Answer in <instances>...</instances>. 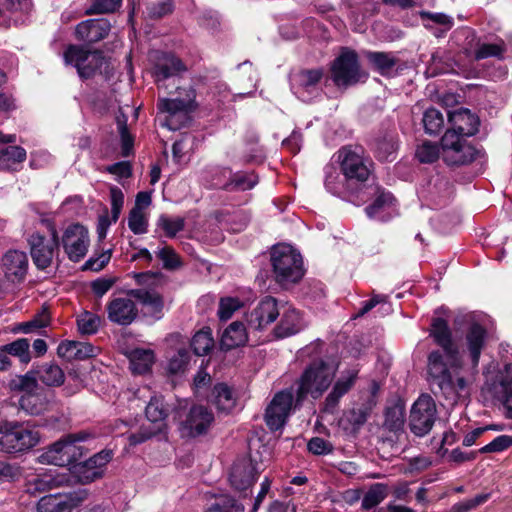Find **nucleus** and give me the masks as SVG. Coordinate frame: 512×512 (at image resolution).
<instances>
[{
    "label": "nucleus",
    "instance_id": "obj_26",
    "mask_svg": "<svg viewBox=\"0 0 512 512\" xmlns=\"http://www.w3.org/2000/svg\"><path fill=\"white\" fill-rule=\"evenodd\" d=\"M110 30L105 19H89L79 23L75 28L76 38L86 43H96L104 39Z\"/></svg>",
    "mask_w": 512,
    "mask_h": 512
},
{
    "label": "nucleus",
    "instance_id": "obj_39",
    "mask_svg": "<svg viewBox=\"0 0 512 512\" xmlns=\"http://www.w3.org/2000/svg\"><path fill=\"white\" fill-rule=\"evenodd\" d=\"M145 412L147 419L154 424L153 428L161 431L164 420L168 415V410L165 408L163 400L157 397L152 398L146 406Z\"/></svg>",
    "mask_w": 512,
    "mask_h": 512
},
{
    "label": "nucleus",
    "instance_id": "obj_60",
    "mask_svg": "<svg viewBox=\"0 0 512 512\" xmlns=\"http://www.w3.org/2000/svg\"><path fill=\"white\" fill-rule=\"evenodd\" d=\"M512 446V436L501 435L496 437L492 442L483 446L480 453H498Z\"/></svg>",
    "mask_w": 512,
    "mask_h": 512
},
{
    "label": "nucleus",
    "instance_id": "obj_11",
    "mask_svg": "<svg viewBox=\"0 0 512 512\" xmlns=\"http://www.w3.org/2000/svg\"><path fill=\"white\" fill-rule=\"evenodd\" d=\"M437 419V408L435 401L430 395L423 394L413 403L409 427L411 432L419 437L428 434Z\"/></svg>",
    "mask_w": 512,
    "mask_h": 512
},
{
    "label": "nucleus",
    "instance_id": "obj_49",
    "mask_svg": "<svg viewBox=\"0 0 512 512\" xmlns=\"http://www.w3.org/2000/svg\"><path fill=\"white\" fill-rule=\"evenodd\" d=\"M387 496V487L384 484H374L365 493L362 499V507L371 509L380 504Z\"/></svg>",
    "mask_w": 512,
    "mask_h": 512
},
{
    "label": "nucleus",
    "instance_id": "obj_31",
    "mask_svg": "<svg viewBox=\"0 0 512 512\" xmlns=\"http://www.w3.org/2000/svg\"><path fill=\"white\" fill-rule=\"evenodd\" d=\"M70 482L71 478L69 474L62 473L55 476L43 474L28 480L26 489L28 493L35 494L51 490L53 488L69 486Z\"/></svg>",
    "mask_w": 512,
    "mask_h": 512
},
{
    "label": "nucleus",
    "instance_id": "obj_29",
    "mask_svg": "<svg viewBox=\"0 0 512 512\" xmlns=\"http://www.w3.org/2000/svg\"><path fill=\"white\" fill-rule=\"evenodd\" d=\"M322 77L323 71L321 69L299 72L294 78V87L298 97L304 101L309 100V96L318 90V84Z\"/></svg>",
    "mask_w": 512,
    "mask_h": 512
},
{
    "label": "nucleus",
    "instance_id": "obj_34",
    "mask_svg": "<svg viewBox=\"0 0 512 512\" xmlns=\"http://www.w3.org/2000/svg\"><path fill=\"white\" fill-rule=\"evenodd\" d=\"M248 341V332L240 321L232 322L223 332L220 340L222 349L231 350L243 346Z\"/></svg>",
    "mask_w": 512,
    "mask_h": 512
},
{
    "label": "nucleus",
    "instance_id": "obj_50",
    "mask_svg": "<svg viewBox=\"0 0 512 512\" xmlns=\"http://www.w3.org/2000/svg\"><path fill=\"white\" fill-rule=\"evenodd\" d=\"M423 125L427 133H438L444 125L443 114L435 108L427 109L423 116Z\"/></svg>",
    "mask_w": 512,
    "mask_h": 512
},
{
    "label": "nucleus",
    "instance_id": "obj_38",
    "mask_svg": "<svg viewBox=\"0 0 512 512\" xmlns=\"http://www.w3.org/2000/svg\"><path fill=\"white\" fill-rule=\"evenodd\" d=\"M369 408L365 406L353 408L344 413L340 419V425L351 432H355L367 421Z\"/></svg>",
    "mask_w": 512,
    "mask_h": 512
},
{
    "label": "nucleus",
    "instance_id": "obj_41",
    "mask_svg": "<svg viewBox=\"0 0 512 512\" xmlns=\"http://www.w3.org/2000/svg\"><path fill=\"white\" fill-rule=\"evenodd\" d=\"M4 348L9 357L18 358L22 364L27 365L31 361L30 342L26 338H18L11 343L5 344Z\"/></svg>",
    "mask_w": 512,
    "mask_h": 512
},
{
    "label": "nucleus",
    "instance_id": "obj_46",
    "mask_svg": "<svg viewBox=\"0 0 512 512\" xmlns=\"http://www.w3.org/2000/svg\"><path fill=\"white\" fill-rule=\"evenodd\" d=\"M258 183V177L253 173H237L225 185L228 191H245L252 189Z\"/></svg>",
    "mask_w": 512,
    "mask_h": 512
},
{
    "label": "nucleus",
    "instance_id": "obj_55",
    "mask_svg": "<svg viewBox=\"0 0 512 512\" xmlns=\"http://www.w3.org/2000/svg\"><path fill=\"white\" fill-rule=\"evenodd\" d=\"M148 221L143 211L132 208L128 217V227L134 234L147 232Z\"/></svg>",
    "mask_w": 512,
    "mask_h": 512
},
{
    "label": "nucleus",
    "instance_id": "obj_37",
    "mask_svg": "<svg viewBox=\"0 0 512 512\" xmlns=\"http://www.w3.org/2000/svg\"><path fill=\"white\" fill-rule=\"evenodd\" d=\"M130 368L134 374L148 372L154 363V352L151 349L135 348L128 353Z\"/></svg>",
    "mask_w": 512,
    "mask_h": 512
},
{
    "label": "nucleus",
    "instance_id": "obj_4",
    "mask_svg": "<svg viewBox=\"0 0 512 512\" xmlns=\"http://www.w3.org/2000/svg\"><path fill=\"white\" fill-rule=\"evenodd\" d=\"M275 280L286 287L297 283L304 275L301 255L290 245H277L271 252Z\"/></svg>",
    "mask_w": 512,
    "mask_h": 512
},
{
    "label": "nucleus",
    "instance_id": "obj_61",
    "mask_svg": "<svg viewBox=\"0 0 512 512\" xmlns=\"http://www.w3.org/2000/svg\"><path fill=\"white\" fill-rule=\"evenodd\" d=\"M489 499V494H478L475 497L471 499H467L464 501H461L459 503H456L452 510L454 512H469L476 507L482 505Z\"/></svg>",
    "mask_w": 512,
    "mask_h": 512
},
{
    "label": "nucleus",
    "instance_id": "obj_15",
    "mask_svg": "<svg viewBox=\"0 0 512 512\" xmlns=\"http://www.w3.org/2000/svg\"><path fill=\"white\" fill-rule=\"evenodd\" d=\"M459 321L467 324L465 332V350L471 359L473 368H476L479 364L482 350L487 342V330L475 319L473 314L461 316L455 322L458 323Z\"/></svg>",
    "mask_w": 512,
    "mask_h": 512
},
{
    "label": "nucleus",
    "instance_id": "obj_45",
    "mask_svg": "<svg viewBox=\"0 0 512 512\" xmlns=\"http://www.w3.org/2000/svg\"><path fill=\"white\" fill-rule=\"evenodd\" d=\"M214 340L209 328L198 331L192 338L191 346L196 355L207 354L213 347Z\"/></svg>",
    "mask_w": 512,
    "mask_h": 512
},
{
    "label": "nucleus",
    "instance_id": "obj_27",
    "mask_svg": "<svg viewBox=\"0 0 512 512\" xmlns=\"http://www.w3.org/2000/svg\"><path fill=\"white\" fill-rule=\"evenodd\" d=\"M304 326L301 313L293 307H286L280 313V320L273 332L276 338L282 339L297 334Z\"/></svg>",
    "mask_w": 512,
    "mask_h": 512
},
{
    "label": "nucleus",
    "instance_id": "obj_43",
    "mask_svg": "<svg viewBox=\"0 0 512 512\" xmlns=\"http://www.w3.org/2000/svg\"><path fill=\"white\" fill-rule=\"evenodd\" d=\"M205 512H244V506L227 494L219 495Z\"/></svg>",
    "mask_w": 512,
    "mask_h": 512
},
{
    "label": "nucleus",
    "instance_id": "obj_51",
    "mask_svg": "<svg viewBox=\"0 0 512 512\" xmlns=\"http://www.w3.org/2000/svg\"><path fill=\"white\" fill-rule=\"evenodd\" d=\"M100 323V317L88 311L81 313L77 319L78 329L82 334L96 333Z\"/></svg>",
    "mask_w": 512,
    "mask_h": 512
},
{
    "label": "nucleus",
    "instance_id": "obj_32",
    "mask_svg": "<svg viewBox=\"0 0 512 512\" xmlns=\"http://www.w3.org/2000/svg\"><path fill=\"white\" fill-rule=\"evenodd\" d=\"M27 373H31L35 380L38 379L48 387H58L64 383L65 374L63 370L54 363H44Z\"/></svg>",
    "mask_w": 512,
    "mask_h": 512
},
{
    "label": "nucleus",
    "instance_id": "obj_21",
    "mask_svg": "<svg viewBox=\"0 0 512 512\" xmlns=\"http://www.w3.org/2000/svg\"><path fill=\"white\" fill-rule=\"evenodd\" d=\"M280 315L277 300L267 296L247 316L249 331H262Z\"/></svg>",
    "mask_w": 512,
    "mask_h": 512
},
{
    "label": "nucleus",
    "instance_id": "obj_9",
    "mask_svg": "<svg viewBox=\"0 0 512 512\" xmlns=\"http://www.w3.org/2000/svg\"><path fill=\"white\" fill-rule=\"evenodd\" d=\"M27 241L32 261L38 269L45 270L55 262L58 264L59 237L55 228L51 229L50 238L36 232Z\"/></svg>",
    "mask_w": 512,
    "mask_h": 512
},
{
    "label": "nucleus",
    "instance_id": "obj_13",
    "mask_svg": "<svg viewBox=\"0 0 512 512\" xmlns=\"http://www.w3.org/2000/svg\"><path fill=\"white\" fill-rule=\"evenodd\" d=\"M111 459V451L103 450L84 462L74 464L72 468L65 473L70 475V485L74 483L87 484L101 478L106 465Z\"/></svg>",
    "mask_w": 512,
    "mask_h": 512
},
{
    "label": "nucleus",
    "instance_id": "obj_56",
    "mask_svg": "<svg viewBox=\"0 0 512 512\" xmlns=\"http://www.w3.org/2000/svg\"><path fill=\"white\" fill-rule=\"evenodd\" d=\"M157 256L163 262V267L167 270H175L182 265L179 255L170 246H164L159 249Z\"/></svg>",
    "mask_w": 512,
    "mask_h": 512
},
{
    "label": "nucleus",
    "instance_id": "obj_54",
    "mask_svg": "<svg viewBox=\"0 0 512 512\" xmlns=\"http://www.w3.org/2000/svg\"><path fill=\"white\" fill-rule=\"evenodd\" d=\"M189 352L186 348H179L175 355H173L168 362V372L171 374L183 373L189 363Z\"/></svg>",
    "mask_w": 512,
    "mask_h": 512
},
{
    "label": "nucleus",
    "instance_id": "obj_33",
    "mask_svg": "<svg viewBox=\"0 0 512 512\" xmlns=\"http://www.w3.org/2000/svg\"><path fill=\"white\" fill-rule=\"evenodd\" d=\"M185 97H177L174 99H160L158 101V109L161 112L168 113L173 117L178 112H187L193 107L195 101V90L191 87L184 89Z\"/></svg>",
    "mask_w": 512,
    "mask_h": 512
},
{
    "label": "nucleus",
    "instance_id": "obj_2",
    "mask_svg": "<svg viewBox=\"0 0 512 512\" xmlns=\"http://www.w3.org/2000/svg\"><path fill=\"white\" fill-rule=\"evenodd\" d=\"M338 364L323 360L311 363L302 373L297 384L296 405L310 395L313 399L320 398L335 379Z\"/></svg>",
    "mask_w": 512,
    "mask_h": 512
},
{
    "label": "nucleus",
    "instance_id": "obj_48",
    "mask_svg": "<svg viewBox=\"0 0 512 512\" xmlns=\"http://www.w3.org/2000/svg\"><path fill=\"white\" fill-rule=\"evenodd\" d=\"M185 220L182 217H170L161 215L157 220V227L161 229L165 236L173 238L176 234L183 230Z\"/></svg>",
    "mask_w": 512,
    "mask_h": 512
},
{
    "label": "nucleus",
    "instance_id": "obj_17",
    "mask_svg": "<svg viewBox=\"0 0 512 512\" xmlns=\"http://www.w3.org/2000/svg\"><path fill=\"white\" fill-rule=\"evenodd\" d=\"M294 405L293 393L283 390L275 394L265 411V421L271 430H278L284 426L291 414Z\"/></svg>",
    "mask_w": 512,
    "mask_h": 512
},
{
    "label": "nucleus",
    "instance_id": "obj_12",
    "mask_svg": "<svg viewBox=\"0 0 512 512\" xmlns=\"http://www.w3.org/2000/svg\"><path fill=\"white\" fill-rule=\"evenodd\" d=\"M214 413L204 405H193L179 421L182 437L196 438L206 435L214 423Z\"/></svg>",
    "mask_w": 512,
    "mask_h": 512
},
{
    "label": "nucleus",
    "instance_id": "obj_57",
    "mask_svg": "<svg viewBox=\"0 0 512 512\" xmlns=\"http://www.w3.org/2000/svg\"><path fill=\"white\" fill-rule=\"evenodd\" d=\"M505 51L504 43H482L479 45L478 49L475 52V59H485L489 57H501Z\"/></svg>",
    "mask_w": 512,
    "mask_h": 512
},
{
    "label": "nucleus",
    "instance_id": "obj_7",
    "mask_svg": "<svg viewBox=\"0 0 512 512\" xmlns=\"http://www.w3.org/2000/svg\"><path fill=\"white\" fill-rule=\"evenodd\" d=\"M64 61L66 64L74 65L81 78H90L98 72L108 74L109 63L98 51L70 45L64 52Z\"/></svg>",
    "mask_w": 512,
    "mask_h": 512
},
{
    "label": "nucleus",
    "instance_id": "obj_14",
    "mask_svg": "<svg viewBox=\"0 0 512 512\" xmlns=\"http://www.w3.org/2000/svg\"><path fill=\"white\" fill-rule=\"evenodd\" d=\"M61 245L69 260L81 261L86 256L90 245L87 228L78 223L69 225L62 234Z\"/></svg>",
    "mask_w": 512,
    "mask_h": 512
},
{
    "label": "nucleus",
    "instance_id": "obj_19",
    "mask_svg": "<svg viewBox=\"0 0 512 512\" xmlns=\"http://www.w3.org/2000/svg\"><path fill=\"white\" fill-rule=\"evenodd\" d=\"M150 59L154 62L153 76L159 87L166 79L187 70V66L173 54L154 51L150 54Z\"/></svg>",
    "mask_w": 512,
    "mask_h": 512
},
{
    "label": "nucleus",
    "instance_id": "obj_5",
    "mask_svg": "<svg viewBox=\"0 0 512 512\" xmlns=\"http://www.w3.org/2000/svg\"><path fill=\"white\" fill-rule=\"evenodd\" d=\"M8 386L11 391L22 393L19 405L28 414L40 415L48 410L50 403L47 394L31 373L16 375Z\"/></svg>",
    "mask_w": 512,
    "mask_h": 512
},
{
    "label": "nucleus",
    "instance_id": "obj_6",
    "mask_svg": "<svg viewBox=\"0 0 512 512\" xmlns=\"http://www.w3.org/2000/svg\"><path fill=\"white\" fill-rule=\"evenodd\" d=\"M39 431L23 423H11L0 432V451L7 454L25 453L40 443Z\"/></svg>",
    "mask_w": 512,
    "mask_h": 512
},
{
    "label": "nucleus",
    "instance_id": "obj_18",
    "mask_svg": "<svg viewBox=\"0 0 512 512\" xmlns=\"http://www.w3.org/2000/svg\"><path fill=\"white\" fill-rule=\"evenodd\" d=\"M88 493L85 489L74 491L67 495L55 494L42 497L37 503L38 512H71V510L86 500Z\"/></svg>",
    "mask_w": 512,
    "mask_h": 512
},
{
    "label": "nucleus",
    "instance_id": "obj_58",
    "mask_svg": "<svg viewBox=\"0 0 512 512\" xmlns=\"http://www.w3.org/2000/svg\"><path fill=\"white\" fill-rule=\"evenodd\" d=\"M122 0H95L86 10V15L111 13L118 9Z\"/></svg>",
    "mask_w": 512,
    "mask_h": 512
},
{
    "label": "nucleus",
    "instance_id": "obj_3",
    "mask_svg": "<svg viewBox=\"0 0 512 512\" xmlns=\"http://www.w3.org/2000/svg\"><path fill=\"white\" fill-rule=\"evenodd\" d=\"M86 438L84 433L67 435L45 448L38 461L48 465L70 466L85 455L86 449L81 443Z\"/></svg>",
    "mask_w": 512,
    "mask_h": 512
},
{
    "label": "nucleus",
    "instance_id": "obj_64",
    "mask_svg": "<svg viewBox=\"0 0 512 512\" xmlns=\"http://www.w3.org/2000/svg\"><path fill=\"white\" fill-rule=\"evenodd\" d=\"M308 450L315 455L329 454L333 450L330 442L320 437H314L308 442Z\"/></svg>",
    "mask_w": 512,
    "mask_h": 512
},
{
    "label": "nucleus",
    "instance_id": "obj_8",
    "mask_svg": "<svg viewBox=\"0 0 512 512\" xmlns=\"http://www.w3.org/2000/svg\"><path fill=\"white\" fill-rule=\"evenodd\" d=\"M331 77L338 87H348L367 79L359 64L358 55L349 48H343L331 65Z\"/></svg>",
    "mask_w": 512,
    "mask_h": 512
},
{
    "label": "nucleus",
    "instance_id": "obj_35",
    "mask_svg": "<svg viewBox=\"0 0 512 512\" xmlns=\"http://www.w3.org/2000/svg\"><path fill=\"white\" fill-rule=\"evenodd\" d=\"M364 55L372 68L383 76L390 75L398 63L396 56L389 52L367 51Z\"/></svg>",
    "mask_w": 512,
    "mask_h": 512
},
{
    "label": "nucleus",
    "instance_id": "obj_47",
    "mask_svg": "<svg viewBox=\"0 0 512 512\" xmlns=\"http://www.w3.org/2000/svg\"><path fill=\"white\" fill-rule=\"evenodd\" d=\"M393 201L394 198L389 192L378 191L376 198L366 207L365 211L369 218L378 217L393 204Z\"/></svg>",
    "mask_w": 512,
    "mask_h": 512
},
{
    "label": "nucleus",
    "instance_id": "obj_25",
    "mask_svg": "<svg viewBox=\"0 0 512 512\" xmlns=\"http://www.w3.org/2000/svg\"><path fill=\"white\" fill-rule=\"evenodd\" d=\"M451 125L447 131H455L460 136L470 137L478 131L479 119L468 109H458L448 114Z\"/></svg>",
    "mask_w": 512,
    "mask_h": 512
},
{
    "label": "nucleus",
    "instance_id": "obj_44",
    "mask_svg": "<svg viewBox=\"0 0 512 512\" xmlns=\"http://www.w3.org/2000/svg\"><path fill=\"white\" fill-rule=\"evenodd\" d=\"M405 422V410L401 405H393L386 409L384 426L390 431H399Z\"/></svg>",
    "mask_w": 512,
    "mask_h": 512
},
{
    "label": "nucleus",
    "instance_id": "obj_23",
    "mask_svg": "<svg viewBox=\"0 0 512 512\" xmlns=\"http://www.w3.org/2000/svg\"><path fill=\"white\" fill-rule=\"evenodd\" d=\"M256 464L250 459H241L234 463L230 472V483L239 491L250 488L258 476Z\"/></svg>",
    "mask_w": 512,
    "mask_h": 512
},
{
    "label": "nucleus",
    "instance_id": "obj_53",
    "mask_svg": "<svg viewBox=\"0 0 512 512\" xmlns=\"http://www.w3.org/2000/svg\"><path fill=\"white\" fill-rule=\"evenodd\" d=\"M441 155L439 147L432 142L425 141L416 150V157L421 163H433Z\"/></svg>",
    "mask_w": 512,
    "mask_h": 512
},
{
    "label": "nucleus",
    "instance_id": "obj_28",
    "mask_svg": "<svg viewBox=\"0 0 512 512\" xmlns=\"http://www.w3.org/2000/svg\"><path fill=\"white\" fill-rule=\"evenodd\" d=\"M357 377L356 371L343 373L334 383L332 390L325 398L324 410L333 412L338 406L340 399L352 388Z\"/></svg>",
    "mask_w": 512,
    "mask_h": 512
},
{
    "label": "nucleus",
    "instance_id": "obj_10",
    "mask_svg": "<svg viewBox=\"0 0 512 512\" xmlns=\"http://www.w3.org/2000/svg\"><path fill=\"white\" fill-rule=\"evenodd\" d=\"M466 138L455 131L445 132L441 139V157L447 165H465L475 160L478 152Z\"/></svg>",
    "mask_w": 512,
    "mask_h": 512
},
{
    "label": "nucleus",
    "instance_id": "obj_30",
    "mask_svg": "<svg viewBox=\"0 0 512 512\" xmlns=\"http://www.w3.org/2000/svg\"><path fill=\"white\" fill-rule=\"evenodd\" d=\"M128 295L137 299L143 305L146 314L152 316L154 319H160L162 317L164 301L157 292L140 288L130 290Z\"/></svg>",
    "mask_w": 512,
    "mask_h": 512
},
{
    "label": "nucleus",
    "instance_id": "obj_52",
    "mask_svg": "<svg viewBox=\"0 0 512 512\" xmlns=\"http://www.w3.org/2000/svg\"><path fill=\"white\" fill-rule=\"evenodd\" d=\"M243 306V302L237 297H223L219 301L218 316L226 321Z\"/></svg>",
    "mask_w": 512,
    "mask_h": 512
},
{
    "label": "nucleus",
    "instance_id": "obj_59",
    "mask_svg": "<svg viewBox=\"0 0 512 512\" xmlns=\"http://www.w3.org/2000/svg\"><path fill=\"white\" fill-rule=\"evenodd\" d=\"M22 476V469L17 464L0 460V482H14Z\"/></svg>",
    "mask_w": 512,
    "mask_h": 512
},
{
    "label": "nucleus",
    "instance_id": "obj_36",
    "mask_svg": "<svg viewBox=\"0 0 512 512\" xmlns=\"http://www.w3.org/2000/svg\"><path fill=\"white\" fill-rule=\"evenodd\" d=\"M26 159V151L20 146L0 148V171L17 170Z\"/></svg>",
    "mask_w": 512,
    "mask_h": 512
},
{
    "label": "nucleus",
    "instance_id": "obj_22",
    "mask_svg": "<svg viewBox=\"0 0 512 512\" xmlns=\"http://www.w3.org/2000/svg\"><path fill=\"white\" fill-rule=\"evenodd\" d=\"M108 319L118 325L131 324L138 315L134 301L129 297H118L107 304Z\"/></svg>",
    "mask_w": 512,
    "mask_h": 512
},
{
    "label": "nucleus",
    "instance_id": "obj_40",
    "mask_svg": "<svg viewBox=\"0 0 512 512\" xmlns=\"http://www.w3.org/2000/svg\"><path fill=\"white\" fill-rule=\"evenodd\" d=\"M214 402L223 412H230L236 404L233 391L226 384H217L213 389Z\"/></svg>",
    "mask_w": 512,
    "mask_h": 512
},
{
    "label": "nucleus",
    "instance_id": "obj_24",
    "mask_svg": "<svg viewBox=\"0 0 512 512\" xmlns=\"http://www.w3.org/2000/svg\"><path fill=\"white\" fill-rule=\"evenodd\" d=\"M2 268L8 280L12 282L22 281L28 269L26 253L19 250H9L2 258Z\"/></svg>",
    "mask_w": 512,
    "mask_h": 512
},
{
    "label": "nucleus",
    "instance_id": "obj_1",
    "mask_svg": "<svg viewBox=\"0 0 512 512\" xmlns=\"http://www.w3.org/2000/svg\"><path fill=\"white\" fill-rule=\"evenodd\" d=\"M430 335L442 347L444 354L433 351L428 356V375L432 386H436L447 399L456 400L467 393L469 380L462 375V354L452 339L446 320H432Z\"/></svg>",
    "mask_w": 512,
    "mask_h": 512
},
{
    "label": "nucleus",
    "instance_id": "obj_20",
    "mask_svg": "<svg viewBox=\"0 0 512 512\" xmlns=\"http://www.w3.org/2000/svg\"><path fill=\"white\" fill-rule=\"evenodd\" d=\"M341 171L348 180L364 182L368 179L370 163L356 152L343 148L339 151Z\"/></svg>",
    "mask_w": 512,
    "mask_h": 512
},
{
    "label": "nucleus",
    "instance_id": "obj_63",
    "mask_svg": "<svg viewBox=\"0 0 512 512\" xmlns=\"http://www.w3.org/2000/svg\"><path fill=\"white\" fill-rule=\"evenodd\" d=\"M171 0H159L148 5V13L153 18H161L172 12Z\"/></svg>",
    "mask_w": 512,
    "mask_h": 512
},
{
    "label": "nucleus",
    "instance_id": "obj_42",
    "mask_svg": "<svg viewBox=\"0 0 512 512\" xmlns=\"http://www.w3.org/2000/svg\"><path fill=\"white\" fill-rule=\"evenodd\" d=\"M397 150V140L394 135L388 134L376 141V157L382 161L394 159Z\"/></svg>",
    "mask_w": 512,
    "mask_h": 512
},
{
    "label": "nucleus",
    "instance_id": "obj_62",
    "mask_svg": "<svg viewBox=\"0 0 512 512\" xmlns=\"http://www.w3.org/2000/svg\"><path fill=\"white\" fill-rule=\"evenodd\" d=\"M110 200L112 206V221L116 222L124 204V194L118 187L110 188Z\"/></svg>",
    "mask_w": 512,
    "mask_h": 512
},
{
    "label": "nucleus",
    "instance_id": "obj_16",
    "mask_svg": "<svg viewBox=\"0 0 512 512\" xmlns=\"http://www.w3.org/2000/svg\"><path fill=\"white\" fill-rule=\"evenodd\" d=\"M512 384V363L498 367H489L485 373V383L482 391L492 399L502 400L508 394Z\"/></svg>",
    "mask_w": 512,
    "mask_h": 512
}]
</instances>
